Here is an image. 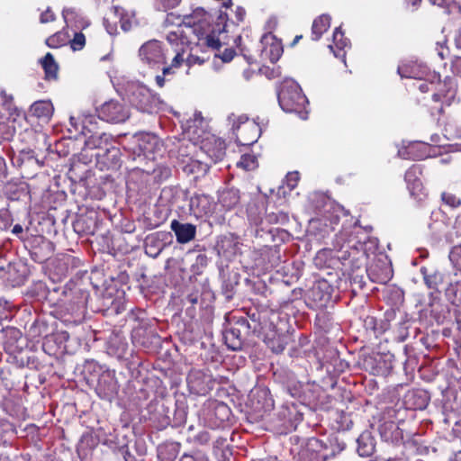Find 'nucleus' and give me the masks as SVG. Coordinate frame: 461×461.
<instances>
[{
	"mask_svg": "<svg viewBox=\"0 0 461 461\" xmlns=\"http://www.w3.org/2000/svg\"><path fill=\"white\" fill-rule=\"evenodd\" d=\"M420 274L422 275L425 285L435 292H439L440 286L445 282V275L439 270L429 271L426 267H421Z\"/></svg>",
	"mask_w": 461,
	"mask_h": 461,
	"instance_id": "22",
	"label": "nucleus"
},
{
	"mask_svg": "<svg viewBox=\"0 0 461 461\" xmlns=\"http://www.w3.org/2000/svg\"><path fill=\"white\" fill-rule=\"evenodd\" d=\"M333 42L339 50H344L348 46V40L344 36V32L341 31L340 27L334 30Z\"/></svg>",
	"mask_w": 461,
	"mask_h": 461,
	"instance_id": "49",
	"label": "nucleus"
},
{
	"mask_svg": "<svg viewBox=\"0 0 461 461\" xmlns=\"http://www.w3.org/2000/svg\"><path fill=\"white\" fill-rule=\"evenodd\" d=\"M125 461H137L135 456L130 452L127 446H123L120 449Z\"/></svg>",
	"mask_w": 461,
	"mask_h": 461,
	"instance_id": "62",
	"label": "nucleus"
},
{
	"mask_svg": "<svg viewBox=\"0 0 461 461\" xmlns=\"http://www.w3.org/2000/svg\"><path fill=\"white\" fill-rule=\"evenodd\" d=\"M180 461H207V459L204 457H195L189 454H184L181 456Z\"/></svg>",
	"mask_w": 461,
	"mask_h": 461,
	"instance_id": "63",
	"label": "nucleus"
},
{
	"mask_svg": "<svg viewBox=\"0 0 461 461\" xmlns=\"http://www.w3.org/2000/svg\"><path fill=\"white\" fill-rule=\"evenodd\" d=\"M156 2L159 7L167 10L178 5L181 0H156Z\"/></svg>",
	"mask_w": 461,
	"mask_h": 461,
	"instance_id": "58",
	"label": "nucleus"
},
{
	"mask_svg": "<svg viewBox=\"0 0 461 461\" xmlns=\"http://www.w3.org/2000/svg\"><path fill=\"white\" fill-rule=\"evenodd\" d=\"M167 40L172 45L171 48L173 47L174 49H179V47H178V41L180 39H179V36H178V34L176 32H169L167 35ZM182 48L184 49L183 42L181 41L180 49H182Z\"/></svg>",
	"mask_w": 461,
	"mask_h": 461,
	"instance_id": "59",
	"label": "nucleus"
},
{
	"mask_svg": "<svg viewBox=\"0 0 461 461\" xmlns=\"http://www.w3.org/2000/svg\"><path fill=\"white\" fill-rule=\"evenodd\" d=\"M13 134L14 130L7 123L0 122V140H9Z\"/></svg>",
	"mask_w": 461,
	"mask_h": 461,
	"instance_id": "55",
	"label": "nucleus"
},
{
	"mask_svg": "<svg viewBox=\"0 0 461 461\" xmlns=\"http://www.w3.org/2000/svg\"><path fill=\"white\" fill-rule=\"evenodd\" d=\"M214 415L216 419L219 420L217 425L223 423L225 420H229L230 410L225 403H217L213 409Z\"/></svg>",
	"mask_w": 461,
	"mask_h": 461,
	"instance_id": "46",
	"label": "nucleus"
},
{
	"mask_svg": "<svg viewBox=\"0 0 461 461\" xmlns=\"http://www.w3.org/2000/svg\"><path fill=\"white\" fill-rule=\"evenodd\" d=\"M225 343L229 348L232 350L240 349L242 347L243 339L240 330L231 328L224 334Z\"/></svg>",
	"mask_w": 461,
	"mask_h": 461,
	"instance_id": "38",
	"label": "nucleus"
},
{
	"mask_svg": "<svg viewBox=\"0 0 461 461\" xmlns=\"http://www.w3.org/2000/svg\"><path fill=\"white\" fill-rule=\"evenodd\" d=\"M315 325L321 330L327 332L332 326L331 314L326 311H321L316 314Z\"/></svg>",
	"mask_w": 461,
	"mask_h": 461,
	"instance_id": "41",
	"label": "nucleus"
},
{
	"mask_svg": "<svg viewBox=\"0 0 461 461\" xmlns=\"http://www.w3.org/2000/svg\"><path fill=\"white\" fill-rule=\"evenodd\" d=\"M174 57L171 59L169 64L162 67V75H158L155 77L156 83L158 87H163L166 83V77L175 75L176 70L182 67L185 61V50H173Z\"/></svg>",
	"mask_w": 461,
	"mask_h": 461,
	"instance_id": "17",
	"label": "nucleus"
},
{
	"mask_svg": "<svg viewBox=\"0 0 461 461\" xmlns=\"http://www.w3.org/2000/svg\"><path fill=\"white\" fill-rule=\"evenodd\" d=\"M54 112V107L50 100H39L30 107V113L41 120H49Z\"/></svg>",
	"mask_w": 461,
	"mask_h": 461,
	"instance_id": "27",
	"label": "nucleus"
},
{
	"mask_svg": "<svg viewBox=\"0 0 461 461\" xmlns=\"http://www.w3.org/2000/svg\"><path fill=\"white\" fill-rule=\"evenodd\" d=\"M443 134L448 140L461 138V122L453 116H448L443 122Z\"/></svg>",
	"mask_w": 461,
	"mask_h": 461,
	"instance_id": "30",
	"label": "nucleus"
},
{
	"mask_svg": "<svg viewBox=\"0 0 461 461\" xmlns=\"http://www.w3.org/2000/svg\"><path fill=\"white\" fill-rule=\"evenodd\" d=\"M56 20V15L51 10L50 7H48L44 12H42L40 15L41 23H52Z\"/></svg>",
	"mask_w": 461,
	"mask_h": 461,
	"instance_id": "57",
	"label": "nucleus"
},
{
	"mask_svg": "<svg viewBox=\"0 0 461 461\" xmlns=\"http://www.w3.org/2000/svg\"><path fill=\"white\" fill-rule=\"evenodd\" d=\"M130 102L138 110L144 113H150L153 108L154 99L148 88L139 86L132 91L130 96Z\"/></svg>",
	"mask_w": 461,
	"mask_h": 461,
	"instance_id": "16",
	"label": "nucleus"
},
{
	"mask_svg": "<svg viewBox=\"0 0 461 461\" xmlns=\"http://www.w3.org/2000/svg\"><path fill=\"white\" fill-rule=\"evenodd\" d=\"M185 300L187 303H189L192 305H194L198 303V292L191 293L187 294L185 297Z\"/></svg>",
	"mask_w": 461,
	"mask_h": 461,
	"instance_id": "64",
	"label": "nucleus"
},
{
	"mask_svg": "<svg viewBox=\"0 0 461 461\" xmlns=\"http://www.w3.org/2000/svg\"><path fill=\"white\" fill-rule=\"evenodd\" d=\"M381 438L387 442H397L402 438V431L394 421H384L379 426Z\"/></svg>",
	"mask_w": 461,
	"mask_h": 461,
	"instance_id": "29",
	"label": "nucleus"
},
{
	"mask_svg": "<svg viewBox=\"0 0 461 461\" xmlns=\"http://www.w3.org/2000/svg\"><path fill=\"white\" fill-rule=\"evenodd\" d=\"M6 339L4 342L5 350L10 354L20 353L22 346L19 345V339L22 338V333L18 329L8 328L5 330Z\"/></svg>",
	"mask_w": 461,
	"mask_h": 461,
	"instance_id": "28",
	"label": "nucleus"
},
{
	"mask_svg": "<svg viewBox=\"0 0 461 461\" xmlns=\"http://www.w3.org/2000/svg\"><path fill=\"white\" fill-rule=\"evenodd\" d=\"M277 98L285 113H301L308 103L301 87L294 81H285L281 85Z\"/></svg>",
	"mask_w": 461,
	"mask_h": 461,
	"instance_id": "3",
	"label": "nucleus"
},
{
	"mask_svg": "<svg viewBox=\"0 0 461 461\" xmlns=\"http://www.w3.org/2000/svg\"><path fill=\"white\" fill-rule=\"evenodd\" d=\"M170 228L176 235V241L180 244L188 243L195 238L196 226L194 224L182 223L177 220H173Z\"/></svg>",
	"mask_w": 461,
	"mask_h": 461,
	"instance_id": "19",
	"label": "nucleus"
},
{
	"mask_svg": "<svg viewBox=\"0 0 461 461\" xmlns=\"http://www.w3.org/2000/svg\"><path fill=\"white\" fill-rule=\"evenodd\" d=\"M330 26V17L328 14H321L313 20L312 25V39L319 41L324 32Z\"/></svg>",
	"mask_w": 461,
	"mask_h": 461,
	"instance_id": "34",
	"label": "nucleus"
},
{
	"mask_svg": "<svg viewBox=\"0 0 461 461\" xmlns=\"http://www.w3.org/2000/svg\"><path fill=\"white\" fill-rule=\"evenodd\" d=\"M333 285L326 279L316 280L306 294V303L311 309H321L331 301Z\"/></svg>",
	"mask_w": 461,
	"mask_h": 461,
	"instance_id": "5",
	"label": "nucleus"
},
{
	"mask_svg": "<svg viewBox=\"0 0 461 461\" xmlns=\"http://www.w3.org/2000/svg\"><path fill=\"white\" fill-rule=\"evenodd\" d=\"M423 167L420 164L411 165L404 174V181L410 196L418 203L428 197V193L421 181Z\"/></svg>",
	"mask_w": 461,
	"mask_h": 461,
	"instance_id": "6",
	"label": "nucleus"
},
{
	"mask_svg": "<svg viewBox=\"0 0 461 461\" xmlns=\"http://www.w3.org/2000/svg\"><path fill=\"white\" fill-rule=\"evenodd\" d=\"M326 449L327 446L322 440L310 438L299 451L297 461H325L328 457L324 453Z\"/></svg>",
	"mask_w": 461,
	"mask_h": 461,
	"instance_id": "9",
	"label": "nucleus"
},
{
	"mask_svg": "<svg viewBox=\"0 0 461 461\" xmlns=\"http://www.w3.org/2000/svg\"><path fill=\"white\" fill-rule=\"evenodd\" d=\"M453 267L461 272V245L454 246L448 255Z\"/></svg>",
	"mask_w": 461,
	"mask_h": 461,
	"instance_id": "48",
	"label": "nucleus"
},
{
	"mask_svg": "<svg viewBox=\"0 0 461 461\" xmlns=\"http://www.w3.org/2000/svg\"><path fill=\"white\" fill-rule=\"evenodd\" d=\"M173 50H175L173 47L165 48L159 41L150 40L141 45L139 55L141 61L150 68H159L161 66L167 65V59L169 57H174Z\"/></svg>",
	"mask_w": 461,
	"mask_h": 461,
	"instance_id": "4",
	"label": "nucleus"
},
{
	"mask_svg": "<svg viewBox=\"0 0 461 461\" xmlns=\"http://www.w3.org/2000/svg\"><path fill=\"white\" fill-rule=\"evenodd\" d=\"M441 200L444 204L451 208H458L461 206V198L450 192H443L441 194Z\"/></svg>",
	"mask_w": 461,
	"mask_h": 461,
	"instance_id": "47",
	"label": "nucleus"
},
{
	"mask_svg": "<svg viewBox=\"0 0 461 461\" xmlns=\"http://www.w3.org/2000/svg\"><path fill=\"white\" fill-rule=\"evenodd\" d=\"M63 19L67 26H76L77 28H85L86 26L85 21L79 18L78 14L73 8H66L62 12Z\"/></svg>",
	"mask_w": 461,
	"mask_h": 461,
	"instance_id": "40",
	"label": "nucleus"
},
{
	"mask_svg": "<svg viewBox=\"0 0 461 461\" xmlns=\"http://www.w3.org/2000/svg\"><path fill=\"white\" fill-rule=\"evenodd\" d=\"M98 117L107 122L120 123L129 118V112L119 101L110 100L97 110Z\"/></svg>",
	"mask_w": 461,
	"mask_h": 461,
	"instance_id": "8",
	"label": "nucleus"
},
{
	"mask_svg": "<svg viewBox=\"0 0 461 461\" xmlns=\"http://www.w3.org/2000/svg\"><path fill=\"white\" fill-rule=\"evenodd\" d=\"M450 83L433 81H422L419 84L418 88L422 93L432 91V102L435 104L430 106L431 115H440L443 113L444 105H450L451 101L455 98L456 89L449 86Z\"/></svg>",
	"mask_w": 461,
	"mask_h": 461,
	"instance_id": "2",
	"label": "nucleus"
},
{
	"mask_svg": "<svg viewBox=\"0 0 461 461\" xmlns=\"http://www.w3.org/2000/svg\"><path fill=\"white\" fill-rule=\"evenodd\" d=\"M218 202L227 211L234 209L240 202V190L233 187L222 190Z\"/></svg>",
	"mask_w": 461,
	"mask_h": 461,
	"instance_id": "25",
	"label": "nucleus"
},
{
	"mask_svg": "<svg viewBox=\"0 0 461 461\" xmlns=\"http://www.w3.org/2000/svg\"><path fill=\"white\" fill-rule=\"evenodd\" d=\"M39 63L44 71L45 80L57 81L59 79V66L50 52L46 53L44 57L40 59Z\"/></svg>",
	"mask_w": 461,
	"mask_h": 461,
	"instance_id": "23",
	"label": "nucleus"
},
{
	"mask_svg": "<svg viewBox=\"0 0 461 461\" xmlns=\"http://www.w3.org/2000/svg\"><path fill=\"white\" fill-rule=\"evenodd\" d=\"M209 59V57H200L196 54L190 53L187 58H185L184 63H185L188 68H191L194 65H203L206 60Z\"/></svg>",
	"mask_w": 461,
	"mask_h": 461,
	"instance_id": "53",
	"label": "nucleus"
},
{
	"mask_svg": "<svg viewBox=\"0 0 461 461\" xmlns=\"http://www.w3.org/2000/svg\"><path fill=\"white\" fill-rule=\"evenodd\" d=\"M199 41H201V44L212 49V50H220V48L221 47V41L214 32L207 34L204 38H200Z\"/></svg>",
	"mask_w": 461,
	"mask_h": 461,
	"instance_id": "45",
	"label": "nucleus"
},
{
	"mask_svg": "<svg viewBox=\"0 0 461 461\" xmlns=\"http://www.w3.org/2000/svg\"><path fill=\"white\" fill-rule=\"evenodd\" d=\"M98 161L103 163L107 168H115L119 167L121 160L120 149L110 143L102 152L96 153Z\"/></svg>",
	"mask_w": 461,
	"mask_h": 461,
	"instance_id": "20",
	"label": "nucleus"
},
{
	"mask_svg": "<svg viewBox=\"0 0 461 461\" xmlns=\"http://www.w3.org/2000/svg\"><path fill=\"white\" fill-rule=\"evenodd\" d=\"M427 149L422 142L412 141L402 145L398 149V156L402 159L420 160L427 157Z\"/></svg>",
	"mask_w": 461,
	"mask_h": 461,
	"instance_id": "18",
	"label": "nucleus"
},
{
	"mask_svg": "<svg viewBox=\"0 0 461 461\" xmlns=\"http://www.w3.org/2000/svg\"><path fill=\"white\" fill-rule=\"evenodd\" d=\"M69 41V34L64 31H59L48 37L45 44L51 49H58L67 44Z\"/></svg>",
	"mask_w": 461,
	"mask_h": 461,
	"instance_id": "39",
	"label": "nucleus"
},
{
	"mask_svg": "<svg viewBox=\"0 0 461 461\" xmlns=\"http://www.w3.org/2000/svg\"><path fill=\"white\" fill-rule=\"evenodd\" d=\"M297 413L298 411L296 410L295 404L292 403L291 406L283 405L281 411H279V416L284 420V424H291L295 420Z\"/></svg>",
	"mask_w": 461,
	"mask_h": 461,
	"instance_id": "43",
	"label": "nucleus"
},
{
	"mask_svg": "<svg viewBox=\"0 0 461 461\" xmlns=\"http://www.w3.org/2000/svg\"><path fill=\"white\" fill-rule=\"evenodd\" d=\"M165 244L158 238V235L150 234L145 239V253L153 258H156L163 250Z\"/></svg>",
	"mask_w": 461,
	"mask_h": 461,
	"instance_id": "32",
	"label": "nucleus"
},
{
	"mask_svg": "<svg viewBox=\"0 0 461 461\" xmlns=\"http://www.w3.org/2000/svg\"><path fill=\"white\" fill-rule=\"evenodd\" d=\"M112 22L119 23L123 32H129L131 29V19L124 10L119 6L113 7Z\"/></svg>",
	"mask_w": 461,
	"mask_h": 461,
	"instance_id": "37",
	"label": "nucleus"
},
{
	"mask_svg": "<svg viewBox=\"0 0 461 461\" xmlns=\"http://www.w3.org/2000/svg\"><path fill=\"white\" fill-rule=\"evenodd\" d=\"M202 149L213 163L221 161L226 155L225 141L215 136L203 140Z\"/></svg>",
	"mask_w": 461,
	"mask_h": 461,
	"instance_id": "15",
	"label": "nucleus"
},
{
	"mask_svg": "<svg viewBox=\"0 0 461 461\" xmlns=\"http://www.w3.org/2000/svg\"><path fill=\"white\" fill-rule=\"evenodd\" d=\"M104 24L106 31L109 34L115 35L118 33L117 23L112 22V14H110L108 16L104 17Z\"/></svg>",
	"mask_w": 461,
	"mask_h": 461,
	"instance_id": "56",
	"label": "nucleus"
},
{
	"mask_svg": "<svg viewBox=\"0 0 461 461\" xmlns=\"http://www.w3.org/2000/svg\"><path fill=\"white\" fill-rule=\"evenodd\" d=\"M212 439L211 434L208 430L203 429L198 431L193 437H188L187 441L195 446H206Z\"/></svg>",
	"mask_w": 461,
	"mask_h": 461,
	"instance_id": "42",
	"label": "nucleus"
},
{
	"mask_svg": "<svg viewBox=\"0 0 461 461\" xmlns=\"http://www.w3.org/2000/svg\"><path fill=\"white\" fill-rule=\"evenodd\" d=\"M357 451L361 456H370L375 449V440L371 432L366 430L362 432L357 439Z\"/></svg>",
	"mask_w": 461,
	"mask_h": 461,
	"instance_id": "26",
	"label": "nucleus"
},
{
	"mask_svg": "<svg viewBox=\"0 0 461 461\" xmlns=\"http://www.w3.org/2000/svg\"><path fill=\"white\" fill-rule=\"evenodd\" d=\"M237 166L247 171L253 170L258 167V158L253 154H243Z\"/></svg>",
	"mask_w": 461,
	"mask_h": 461,
	"instance_id": "44",
	"label": "nucleus"
},
{
	"mask_svg": "<svg viewBox=\"0 0 461 461\" xmlns=\"http://www.w3.org/2000/svg\"><path fill=\"white\" fill-rule=\"evenodd\" d=\"M73 50H81L86 45V37L82 32H75L72 40H69Z\"/></svg>",
	"mask_w": 461,
	"mask_h": 461,
	"instance_id": "51",
	"label": "nucleus"
},
{
	"mask_svg": "<svg viewBox=\"0 0 461 461\" xmlns=\"http://www.w3.org/2000/svg\"><path fill=\"white\" fill-rule=\"evenodd\" d=\"M236 142L241 146H251L260 136V127L253 121H247L236 129Z\"/></svg>",
	"mask_w": 461,
	"mask_h": 461,
	"instance_id": "12",
	"label": "nucleus"
},
{
	"mask_svg": "<svg viewBox=\"0 0 461 461\" xmlns=\"http://www.w3.org/2000/svg\"><path fill=\"white\" fill-rule=\"evenodd\" d=\"M249 319L251 322L248 320H242V322H246L248 329L252 330L253 333L262 335L267 346L276 354L282 353L294 340L293 333L288 331L278 312L265 311L249 315Z\"/></svg>",
	"mask_w": 461,
	"mask_h": 461,
	"instance_id": "1",
	"label": "nucleus"
},
{
	"mask_svg": "<svg viewBox=\"0 0 461 461\" xmlns=\"http://www.w3.org/2000/svg\"><path fill=\"white\" fill-rule=\"evenodd\" d=\"M207 13L205 12L204 9L203 8H196L195 10L193 11L192 14H184L183 15V19H180V22L179 23H195L196 21H191V19H193L194 16L195 17H201L200 19H198V22H200L203 17Z\"/></svg>",
	"mask_w": 461,
	"mask_h": 461,
	"instance_id": "54",
	"label": "nucleus"
},
{
	"mask_svg": "<svg viewBox=\"0 0 461 461\" xmlns=\"http://www.w3.org/2000/svg\"><path fill=\"white\" fill-rule=\"evenodd\" d=\"M119 385L110 373H103L96 384L95 392L101 399L112 400L118 393Z\"/></svg>",
	"mask_w": 461,
	"mask_h": 461,
	"instance_id": "14",
	"label": "nucleus"
},
{
	"mask_svg": "<svg viewBox=\"0 0 461 461\" xmlns=\"http://www.w3.org/2000/svg\"><path fill=\"white\" fill-rule=\"evenodd\" d=\"M16 429L14 425L5 420H0V447H12L15 438Z\"/></svg>",
	"mask_w": 461,
	"mask_h": 461,
	"instance_id": "35",
	"label": "nucleus"
},
{
	"mask_svg": "<svg viewBox=\"0 0 461 461\" xmlns=\"http://www.w3.org/2000/svg\"><path fill=\"white\" fill-rule=\"evenodd\" d=\"M286 391L292 397L299 398L303 392V384L297 381H291L286 384Z\"/></svg>",
	"mask_w": 461,
	"mask_h": 461,
	"instance_id": "52",
	"label": "nucleus"
},
{
	"mask_svg": "<svg viewBox=\"0 0 461 461\" xmlns=\"http://www.w3.org/2000/svg\"><path fill=\"white\" fill-rule=\"evenodd\" d=\"M183 171L186 175L193 176L194 179L204 176L210 168V166L207 163L198 159H194L193 158L183 159Z\"/></svg>",
	"mask_w": 461,
	"mask_h": 461,
	"instance_id": "21",
	"label": "nucleus"
},
{
	"mask_svg": "<svg viewBox=\"0 0 461 461\" xmlns=\"http://www.w3.org/2000/svg\"><path fill=\"white\" fill-rule=\"evenodd\" d=\"M392 355L377 354L364 360L366 370L377 376H387L393 368Z\"/></svg>",
	"mask_w": 461,
	"mask_h": 461,
	"instance_id": "11",
	"label": "nucleus"
},
{
	"mask_svg": "<svg viewBox=\"0 0 461 461\" xmlns=\"http://www.w3.org/2000/svg\"><path fill=\"white\" fill-rule=\"evenodd\" d=\"M235 55H236V52H235L234 49L227 48L224 50L222 54L219 55V57L221 59V60L223 62H230L233 59Z\"/></svg>",
	"mask_w": 461,
	"mask_h": 461,
	"instance_id": "60",
	"label": "nucleus"
},
{
	"mask_svg": "<svg viewBox=\"0 0 461 461\" xmlns=\"http://www.w3.org/2000/svg\"><path fill=\"white\" fill-rule=\"evenodd\" d=\"M389 322L384 320H377L374 316H366L364 319V327L366 330H371L377 338L384 334L389 329Z\"/></svg>",
	"mask_w": 461,
	"mask_h": 461,
	"instance_id": "33",
	"label": "nucleus"
},
{
	"mask_svg": "<svg viewBox=\"0 0 461 461\" xmlns=\"http://www.w3.org/2000/svg\"><path fill=\"white\" fill-rule=\"evenodd\" d=\"M7 176V167L5 158L0 156V181L3 182Z\"/></svg>",
	"mask_w": 461,
	"mask_h": 461,
	"instance_id": "61",
	"label": "nucleus"
},
{
	"mask_svg": "<svg viewBox=\"0 0 461 461\" xmlns=\"http://www.w3.org/2000/svg\"><path fill=\"white\" fill-rule=\"evenodd\" d=\"M241 245L238 235L228 233L218 238L215 249L220 257L230 261L240 253Z\"/></svg>",
	"mask_w": 461,
	"mask_h": 461,
	"instance_id": "10",
	"label": "nucleus"
},
{
	"mask_svg": "<svg viewBox=\"0 0 461 461\" xmlns=\"http://www.w3.org/2000/svg\"><path fill=\"white\" fill-rule=\"evenodd\" d=\"M153 174L156 179L164 181L171 176V168L167 166L159 165L153 169Z\"/></svg>",
	"mask_w": 461,
	"mask_h": 461,
	"instance_id": "50",
	"label": "nucleus"
},
{
	"mask_svg": "<svg viewBox=\"0 0 461 461\" xmlns=\"http://www.w3.org/2000/svg\"><path fill=\"white\" fill-rule=\"evenodd\" d=\"M111 143V136L106 133L92 134L86 141V145L90 149H97L102 152Z\"/></svg>",
	"mask_w": 461,
	"mask_h": 461,
	"instance_id": "36",
	"label": "nucleus"
},
{
	"mask_svg": "<svg viewBox=\"0 0 461 461\" xmlns=\"http://www.w3.org/2000/svg\"><path fill=\"white\" fill-rule=\"evenodd\" d=\"M178 442H167L158 447V456L161 461H175L180 451Z\"/></svg>",
	"mask_w": 461,
	"mask_h": 461,
	"instance_id": "31",
	"label": "nucleus"
},
{
	"mask_svg": "<svg viewBox=\"0 0 461 461\" xmlns=\"http://www.w3.org/2000/svg\"><path fill=\"white\" fill-rule=\"evenodd\" d=\"M190 212L196 218L211 215L214 210L212 197L203 194H194L189 201Z\"/></svg>",
	"mask_w": 461,
	"mask_h": 461,
	"instance_id": "13",
	"label": "nucleus"
},
{
	"mask_svg": "<svg viewBox=\"0 0 461 461\" xmlns=\"http://www.w3.org/2000/svg\"><path fill=\"white\" fill-rule=\"evenodd\" d=\"M266 45L262 50L264 56L269 59L272 63H276L283 54V45L275 36L266 37Z\"/></svg>",
	"mask_w": 461,
	"mask_h": 461,
	"instance_id": "24",
	"label": "nucleus"
},
{
	"mask_svg": "<svg viewBox=\"0 0 461 461\" xmlns=\"http://www.w3.org/2000/svg\"><path fill=\"white\" fill-rule=\"evenodd\" d=\"M186 384L191 393L206 395L212 390L214 380L208 369L192 368L187 374Z\"/></svg>",
	"mask_w": 461,
	"mask_h": 461,
	"instance_id": "7",
	"label": "nucleus"
}]
</instances>
